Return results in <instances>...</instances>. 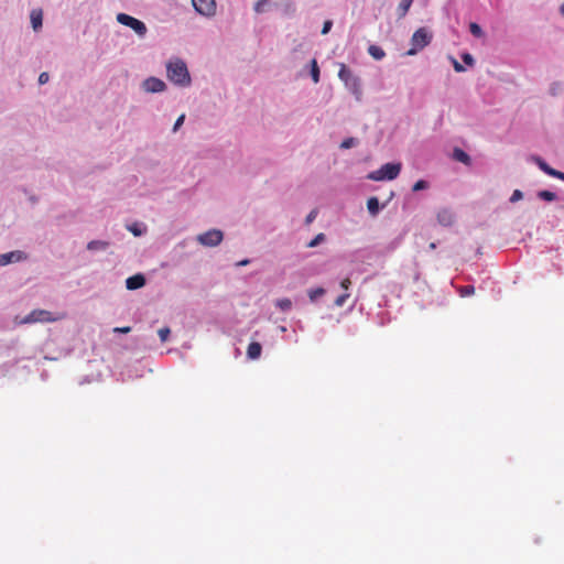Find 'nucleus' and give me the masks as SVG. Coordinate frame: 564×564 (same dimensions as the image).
Wrapping results in <instances>:
<instances>
[{
  "label": "nucleus",
  "mask_w": 564,
  "mask_h": 564,
  "mask_svg": "<svg viewBox=\"0 0 564 564\" xmlns=\"http://www.w3.org/2000/svg\"><path fill=\"white\" fill-rule=\"evenodd\" d=\"M14 257H17V260L21 259V256L19 252H9L6 254H1L0 256V265H6V264L12 262Z\"/></svg>",
  "instance_id": "obj_20"
},
{
  "label": "nucleus",
  "mask_w": 564,
  "mask_h": 564,
  "mask_svg": "<svg viewBox=\"0 0 564 564\" xmlns=\"http://www.w3.org/2000/svg\"><path fill=\"white\" fill-rule=\"evenodd\" d=\"M65 317V314L54 315L52 312L46 310H33L26 316H24L21 321L17 322L18 324H34V323H50L61 321Z\"/></svg>",
  "instance_id": "obj_3"
},
{
  "label": "nucleus",
  "mask_w": 564,
  "mask_h": 564,
  "mask_svg": "<svg viewBox=\"0 0 564 564\" xmlns=\"http://www.w3.org/2000/svg\"><path fill=\"white\" fill-rule=\"evenodd\" d=\"M130 330H131V327H129V326H124V327H115V328H113V332H115V333H121V334H128V333H130Z\"/></svg>",
  "instance_id": "obj_40"
},
{
  "label": "nucleus",
  "mask_w": 564,
  "mask_h": 564,
  "mask_svg": "<svg viewBox=\"0 0 564 564\" xmlns=\"http://www.w3.org/2000/svg\"><path fill=\"white\" fill-rule=\"evenodd\" d=\"M453 66H454V69H455L456 72H458V73H460V72H464V70H465V68H464V67H463V66H462V65H460L456 59H454V61H453Z\"/></svg>",
  "instance_id": "obj_43"
},
{
  "label": "nucleus",
  "mask_w": 564,
  "mask_h": 564,
  "mask_svg": "<svg viewBox=\"0 0 564 564\" xmlns=\"http://www.w3.org/2000/svg\"><path fill=\"white\" fill-rule=\"evenodd\" d=\"M109 243L104 240H91L87 243V249L90 251L106 250Z\"/></svg>",
  "instance_id": "obj_16"
},
{
  "label": "nucleus",
  "mask_w": 564,
  "mask_h": 564,
  "mask_svg": "<svg viewBox=\"0 0 564 564\" xmlns=\"http://www.w3.org/2000/svg\"><path fill=\"white\" fill-rule=\"evenodd\" d=\"M165 87V83L156 77H150L143 82V88L148 93H161Z\"/></svg>",
  "instance_id": "obj_8"
},
{
  "label": "nucleus",
  "mask_w": 564,
  "mask_h": 564,
  "mask_svg": "<svg viewBox=\"0 0 564 564\" xmlns=\"http://www.w3.org/2000/svg\"><path fill=\"white\" fill-rule=\"evenodd\" d=\"M348 297H349V294H348V293H345V294L339 295V296L335 300V305H336V306H339V307H340V306H343V305L346 303V301H347V299H348Z\"/></svg>",
  "instance_id": "obj_33"
},
{
  "label": "nucleus",
  "mask_w": 564,
  "mask_h": 564,
  "mask_svg": "<svg viewBox=\"0 0 564 564\" xmlns=\"http://www.w3.org/2000/svg\"><path fill=\"white\" fill-rule=\"evenodd\" d=\"M261 351H262V346L260 343L258 341H252L249 344L248 348H247V356L249 359H258L261 355Z\"/></svg>",
  "instance_id": "obj_12"
},
{
  "label": "nucleus",
  "mask_w": 564,
  "mask_h": 564,
  "mask_svg": "<svg viewBox=\"0 0 564 564\" xmlns=\"http://www.w3.org/2000/svg\"><path fill=\"white\" fill-rule=\"evenodd\" d=\"M401 167V163H386L379 170L371 172L368 178L372 181H392L399 176Z\"/></svg>",
  "instance_id": "obj_4"
},
{
  "label": "nucleus",
  "mask_w": 564,
  "mask_h": 564,
  "mask_svg": "<svg viewBox=\"0 0 564 564\" xmlns=\"http://www.w3.org/2000/svg\"><path fill=\"white\" fill-rule=\"evenodd\" d=\"M223 232L218 229H210L197 236V241L206 247H216L223 241Z\"/></svg>",
  "instance_id": "obj_6"
},
{
  "label": "nucleus",
  "mask_w": 564,
  "mask_h": 564,
  "mask_svg": "<svg viewBox=\"0 0 564 564\" xmlns=\"http://www.w3.org/2000/svg\"><path fill=\"white\" fill-rule=\"evenodd\" d=\"M346 87L350 90V93L355 96V98L360 101L362 97V89L360 85V79L356 77L355 79H351L350 83L346 85Z\"/></svg>",
  "instance_id": "obj_11"
},
{
  "label": "nucleus",
  "mask_w": 564,
  "mask_h": 564,
  "mask_svg": "<svg viewBox=\"0 0 564 564\" xmlns=\"http://www.w3.org/2000/svg\"><path fill=\"white\" fill-rule=\"evenodd\" d=\"M469 29L471 34L475 36H480L482 34V30L477 23H471Z\"/></svg>",
  "instance_id": "obj_31"
},
{
  "label": "nucleus",
  "mask_w": 564,
  "mask_h": 564,
  "mask_svg": "<svg viewBox=\"0 0 564 564\" xmlns=\"http://www.w3.org/2000/svg\"><path fill=\"white\" fill-rule=\"evenodd\" d=\"M475 293L474 285H464L460 288V295L462 296H468Z\"/></svg>",
  "instance_id": "obj_29"
},
{
  "label": "nucleus",
  "mask_w": 564,
  "mask_h": 564,
  "mask_svg": "<svg viewBox=\"0 0 564 564\" xmlns=\"http://www.w3.org/2000/svg\"><path fill=\"white\" fill-rule=\"evenodd\" d=\"M166 76L170 82L175 85L186 87L191 85V76L187 69L186 64L180 59L175 58L167 63L166 65Z\"/></svg>",
  "instance_id": "obj_1"
},
{
  "label": "nucleus",
  "mask_w": 564,
  "mask_h": 564,
  "mask_svg": "<svg viewBox=\"0 0 564 564\" xmlns=\"http://www.w3.org/2000/svg\"><path fill=\"white\" fill-rule=\"evenodd\" d=\"M42 19L43 14L41 10H33L31 12V23L35 31L42 26Z\"/></svg>",
  "instance_id": "obj_14"
},
{
  "label": "nucleus",
  "mask_w": 564,
  "mask_h": 564,
  "mask_svg": "<svg viewBox=\"0 0 564 564\" xmlns=\"http://www.w3.org/2000/svg\"><path fill=\"white\" fill-rule=\"evenodd\" d=\"M546 174L550 175V176L556 177V178H558L561 181H564V173L561 172V171H557V170H555L553 167H550Z\"/></svg>",
  "instance_id": "obj_30"
},
{
  "label": "nucleus",
  "mask_w": 564,
  "mask_h": 564,
  "mask_svg": "<svg viewBox=\"0 0 564 564\" xmlns=\"http://www.w3.org/2000/svg\"><path fill=\"white\" fill-rule=\"evenodd\" d=\"M276 306L282 311H288L292 306V302L290 299H280L276 301Z\"/></svg>",
  "instance_id": "obj_25"
},
{
  "label": "nucleus",
  "mask_w": 564,
  "mask_h": 564,
  "mask_svg": "<svg viewBox=\"0 0 564 564\" xmlns=\"http://www.w3.org/2000/svg\"><path fill=\"white\" fill-rule=\"evenodd\" d=\"M462 58H463V61H464L467 65H469V66L474 65V58H473V56H471L469 53H465V54H463Z\"/></svg>",
  "instance_id": "obj_37"
},
{
  "label": "nucleus",
  "mask_w": 564,
  "mask_h": 564,
  "mask_svg": "<svg viewBox=\"0 0 564 564\" xmlns=\"http://www.w3.org/2000/svg\"><path fill=\"white\" fill-rule=\"evenodd\" d=\"M338 77L340 80L344 82V84L346 86L348 83L351 82V79H355L357 76H355L345 64H340Z\"/></svg>",
  "instance_id": "obj_13"
},
{
  "label": "nucleus",
  "mask_w": 564,
  "mask_h": 564,
  "mask_svg": "<svg viewBox=\"0 0 564 564\" xmlns=\"http://www.w3.org/2000/svg\"><path fill=\"white\" fill-rule=\"evenodd\" d=\"M144 284H145V278L140 273L129 276L126 280V286L128 290H137V289L142 288Z\"/></svg>",
  "instance_id": "obj_10"
},
{
  "label": "nucleus",
  "mask_w": 564,
  "mask_h": 564,
  "mask_svg": "<svg viewBox=\"0 0 564 564\" xmlns=\"http://www.w3.org/2000/svg\"><path fill=\"white\" fill-rule=\"evenodd\" d=\"M412 3H413V0H401L398 6V9H397L398 17L404 18L406 15L408 11L410 10Z\"/></svg>",
  "instance_id": "obj_15"
},
{
  "label": "nucleus",
  "mask_w": 564,
  "mask_h": 564,
  "mask_svg": "<svg viewBox=\"0 0 564 564\" xmlns=\"http://www.w3.org/2000/svg\"><path fill=\"white\" fill-rule=\"evenodd\" d=\"M429 184L426 181L424 180H419L417 182L414 183L413 187H412V191L413 192H419V191H422V189H425L427 188Z\"/></svg>",
  "instance_id": "obj_28"
},
{
  "label": "nucleus",
  "mask_w": 564,
  "mask_h": 564,
  "mask_svg": "<svg viewBox=\"0 0 564 564\" xmlns=\"http://www.w3.org/2000/svg\"><path fill=\"white\" fill-rule=\"evenodd\" d=\"M117 21L126 26L131 28L140 36H143L147 33L145 24L131 15L119 13L117 15Z\"/></svg>",
  "instance_id": "obj_5"
},
{
  "label": "nucleus",
  "mask_w": 564,
  "mask_h": 564,
  "mask_svg": "<svg viewBox=\"0 0 564 564\" xmlns=\"http://www.w3.org/2000/svg\"><path fill=\"white\" fill-rule=\"evenodd\" d=\"M538 197L546 202H553L556 198V195L553 192L544 189L538 193Z\"/></svg>",
  "instance_id": "obj_23"
},
{
  "label": "nucleus",
  "mask_w": 564,
  "mask_h": 564,
  "mask_svg": "<svg viewBox=\"0 0 564 564\" xmlns=\"http://www.w3.org/2000/svg\"><path fill=\"white\" fill-rule=\"evenodd\" d=\"M268 3L267 0H259L256 6H254V10L257 12H261L262 11V7L265 6Z\"/></svg>",
  "instance_id": "obj_41"
},
{
  "label": "nucleus",
  "mask_w": 564,
  "mask_h": 564,
  "mask_svg": "<svg viewBox=\"0 0 564 564\" xmlns=\"http://www.w3.org/2000/svg\"><path fill=\"white\" fill-rule=\"evenodd\" d=\"M367 208L371 215H377L379 213L380 206L377 197H370L367 202Z\"/></svg>",
  "instance_id": "obj_19"
},
{
  "label": "nucleus",
  "mask_w": 564,
  "mask_h": 564,
  "mask_svg": "<svg viewBox=\"0 0 564 564\" xmlns=\"http://www.w3.org/2000/svg\"><path fill=\"white\" fill-rule=\"evenodd\" d=\"M433 39V33L425 26L419 28L412 35L410 44L411 47L406 55L413 56L421 52L424 47L430 45Z\"/></svg>",
  "instance_id": "obj_2"
},
{
  "label": "nucleus",
  "mask_w": 564,
  "mask_h": 564,
  "mask_svg": "<svg viewBox=\"0 0 564 564\" xmlns=\"http://www.w3.org/2000/svg\"><path fill=\"white\" fill-rule=\"evenodd\" d=\"M184 120H185V115H181V116L176 119V121H175V123H174V127H173V130H174V131H176V130H177V129L183 124Z\"/></svg>",
  "instance_id": "obj_38"
},
{
  "label": "nucleus",
  "mask_w": 564,
  "mask_h": 564,
  "mask_svg": "<svg viewBox=\"0 0 564 564\" xmlns=\"http://www.w3.org/2000/svg\"><path fill=\"white\" fill-rule=\"evenodd\" d=\"M453 155H454V159L457 160L458 162H462L464 164H469L470 163L469 155L465 151H463L462 149L456 148L454 150Z\"/></svg>",
  "instance_id": "obj_17"
},
{
  "label": "nucleus",
  "mask_w": 564,
  "mask_h": 564,
  "mask_svg": "<svg viewBox=\"0 0 564 564\" xmlns=\"http://www.w3.org/2000/svg\"><path fill=\"white\" fill-rule=\"evenodd\" d=\"M325 294V290L323 288H316L308 291V297L312 302L316 301L318 297Z\"/></svg>",
  "instance_id": "obj_22"
},
{
  "label": "nucleus",
  "mask_w": 564,
  "mask_h": 564,
  "mask_svg": "<svg viewBox=\"0 0 564 564\" xmlns=\"http://www.w3.org/2000/svg\"><path fill=\"white\" fill-rule=\"evenodd\" d=\"M311 76L315 84L319 82V67L315 58L311 61Z\"/></svg>",
  "instance_id": "obj_21"
},
{
  "label": "nucleus",
  "mask_w": 564,
  "mask_h": 564,
  "mask_svg": "<svg viewBox=\"0 0 564 564\" xmlns=\"http://www.w3.org/2000/svg\"><path fill=\"white\" fill-rule=\"evenodd\" d=\"M48 82V74L46 72H43L39 76V83L41 85L46 84Z\"/></svg>",
  "instance_id": "obj_39"
},
{
  "label": "nucleus",
  "mask_w": 564,
  "mask_h": 564,
  "mask_svg": "<svg viewBox=\"0 0 564 564\" xmlns=\"http://www.w3.org/2000/svg\"><path fill=\"white\" fill-rule=\"evenodd\" d=\"M130 230L133 232L134 236H139L140 231L137 230V228H130Z\"/></svg>",
  "instance_id": "obj_45"
},
{
  "label": "nucleus",
  "mask_w": 564,
  "mask_h": 564,
  "mask_svg": "<svg viewBox=\"0 0 564 564\" xmlns=\"http://www.w3.org/2000/svg\"><path fill=\"white\" fill-rule=\"evenodd\" d=\"M324 240H325V235L324 234H318V235H316V237L314 239H312L307 243V247L308 248H314V247H316L318 243H321Z\"/></svg>",
  "instance_id": "obj_27"
},
{
  "label": "nucleus",
  "mask_w": 564,
  "mask_h": 564,
  "mask_svg": "<svg viewBox=\"0 0 564 564\" xmlns=\"http://www.w3.org/2000/svg\"><path fill=\"white\" fill-rule=\"evenodd\" d=\"M561 11H562V13L564 14V6L562 7Z\"/></svg>",
  "instance_id": "obj_46"
},
{
  "label": "nucleus",
  "mask_w": 564,
  "mask_h": 564,
  "mask_svg": "<svg viewBox=\"0 0 564 564\" xmlns=\"http://www.w3.org/2000/svg\"><path fill=\"white\" fill-rule=\"evenodd\" d=\"M351 284V281L349 278H345L341 282H340V286L345 290H348V288L350 286Z\"/></svg>",
  "instance_id": "obj_42"
},
{
  "label": "nucleus",
  "mask_w": 564,
  "mask_h": 564,
  "mask_svg": "<svg viewBox=\"0 0 564 564\" xmlns=\"http://www.w3.org/2000/svg\"><path fill=\"white\" fill-rule=\"evenodd\" d=\"M171 334V329L169 327H162L158 330V335L162 343H165L169 339Z\"/></svg>",
  "instance_id": "obj_26"
},
{
  "label": "nucleus",
  "mask_w": 564,
  "mask_h": 564,
  "mask_svg": "<svg viewBox=\"0 0 564 564\" xmlns=\"http://www.w3.org/2000/svg\"><path fill=\"white\" fill-rule=\"evenodd\" d=\"M195 10L206 17H212L216 12L215 0H192Z\"/></svg>",
  "instance_id": "obj_7"
},
{
  "label": "nucleus",
  "mask_w": 564,
  "mask_h": 564,
  "mask_svg": "<svg viewBox=\"0 0 564 564\" xmlns=\"http://www.w3.org/2000/svg\"><path fill=\"white\" fill-rule=\"evenodd\" d=\"M522 197H523L522 192L520 189H516V191H513V193L510 197V202L516 203V202L522 199Z\"/></svg>",
  "instance_id": "obj_34"
},
{
  "label": "nucleus",
  "mask_w": 564,
  "mask_h": 564,
  "mask_svg": "<svg viewBox=\"0 0 564 564\" xmlns=\"http://www.w3.org/2000/svg\"><path fill=\"white\" fill-rule=\"evenodd\" d=\"M332 25H333V23L330 20L325 21L323 29H322V34H324V35L327 34L330 31Z\"/></svg>",
  "instance_id": "obj_36"
},
{
  "label": "nucleus",
  "mask_w": 564,
  "mask_h": 564,
  "mask_svg": "<svg viewBox=\"0 0 564 564\" xmlns=\"http://www.w3.org/2000/svg\"><path fill=\"white\" fill-rule=\"evenodd\" d=\"M356 143V140L354 138H348V139H345L341 144H340V148L341 149H349L351 147H354Z\"/></svg>",
  "instance_id": "obj_32"
},
{
  "label": "nucleus",
  "mask_w": 564,
  "mask_h": 564,
  "mask_svg": "<svg viewBox=\"0 0 564 564\" xmlns=\"http://www.w3.org/2000/svg\"><path fill=\"white\" fill-rule=\"evenodd\" d=\"M436 217H437L438 224L444 226V227H449L455 221V214L449 208H442V209H440L437 212Z\"/></svg>",
  "instance_id": "obj_9"
},
{
  "label": "nucleus",
  "mask_w": 564,
  "mask_h": 564,
  "mask_svg": "<svg viewBox=\"0 0 564 564\" xmlns=\"http://www.w3.org/2000/svg\"><path fill=\"white\" fill-rule=\"evenodd\" d=\"M248 263H249V260L246 259V260L238 262V265H247Z\"/></svg>",
  "instance_id": "obj_44"
},
{
  "label": "nucleus",
  "mask_w": 564,
  "mask_h": 564,
  "mask_svg": "<svg viewBox=\"0 0 564 564\" xmlns=\"http://www.w3.org/2000/svg\"><path fill=\"white\" fill-rule=\"evenodd\" d=\"M532 161L535 162V164L544 172L547 173L549 169L551 167L540 156H533Z\"/></svg>",
  "instance_id": "obj_24"
},
{
  "label": "nucleus",
  "mask_w": 564,
  "mask_h": 564,
  "mask_svg": "<svg viewBox=\"0 0 564 564\" xmlns=\"http://www.w3.org/2000/svg\"><path fill=\"white\" fill-rule=\"evenodd\" d=\"M368 53L375 58V59H382L386 56L384 51L377 45H370L368 47Z\"/></svg>",
  "instance_id": "obj_18"
},
{
  "label": "nucleus",
  "mask_w": 564,
  "mask_h": 564,
  "mask_svg": "<svg viewBox=\"0 0 564 564\" xmlns=\"http://www.w3.org/2000/svg\"><path fill=\"white\" fill-rule=\"evenodd\" d=\"M317 216V210L316 209H313L310 212V214L306 216L305 218V223L308 225L311 224L312 221H314V219L316 218Z\"/></svg>",
  "instance_id": "obj_35"
}]
</instances>
